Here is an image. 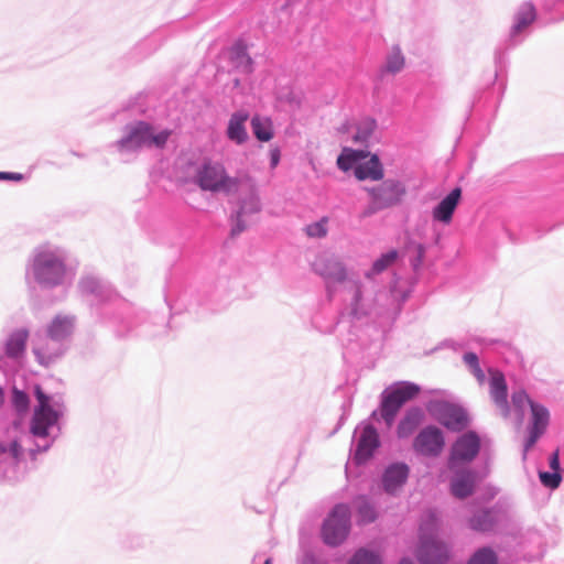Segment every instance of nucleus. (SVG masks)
<instances>
[{
    "label": "nucleus",
    "mask_w": 564,
    "mask_h": 564,
    "mask_svg": "<svg viewBox=\"0 0 564 564\" xmlns=\"http://www.w3.org/2000/svg\"><path fill=\"white\" fill-rule=\"evenodd\" d=\"M349 508L346 505H337L323 525V539L328 545L340 544L349 533Z\"/></svg>",
    "instance_id": "obj_5"
},
{
    "label": "nucleus",
    "mask_w": 564,
    "mask_h": 564,
    "mask_svg": "<svg viewBox=\"0 0 564 564\" xmlns=\"http://www.w3.org/2000/svg\"><path fill=\"white\" fill-rule=\"evenodd\" d=\"M264 564H271V561H270V560H267Z\"/></svg>",
    "instance_id": "obj_53"
},
{
    "label": "nucleus",
    "mask_w": 564,
    "mask_h": 564,
    "mask_svg": "<svg viewBox=\"0 0 564 564\" xmlns=\"http://www.w3.org/2000/svg\"><path fill=\"white\" fill-rule=\"evenodd\" d=\"M248 119L249 113L246 110H238L230 116L226 130V135L230 141L237 144H242L248 140V132L246 129V122Z\"/></svg>",
    "instance_id": "obj_15"
},
{
    "label": "nucleus",
    "mask_w": 564,
    "mask_h": 564,
    "mask_svg": "<svg viewBox=\"0 0 564 564\" xmlns=\"http://www.w3.org/2000/svg\"><path fill=\"white\" fill-rule=\"evenodd\" d=\"M400 564H413V563L411 561H409V560H402L400 562Z\"/></svg>",
    "instance_id": "obj_51"
},
{
    "label": "nucleus",
    "mask_w": 564,
    "mask_h": 564,
    "mask_svg": "<svg viewBox=\"0 0 564 564\" xmlns=\"http://www.w3.org/2000/svg\"><path fill=\"white\" fill-rule=\"evenodd\" d=\"M467 564H498V560L491 549L482 547L475 552Z\"/></svg>",
    "instance_id": "obj_32"
},
{
    "label": "nucleus",
    "mask_w": 564,
    "mask_h": 564,
    "mask_svg": "<svg viewBox=\"0 0 564 564\" xmlns=\"http://www.w3.org/2000/svg\"><path fill=\"white\" fill-rule=\"evenodd\" d=\"M462 198V188L455 187L445 196L432 212L433 219L448 225L452 221L453 214Z\"/></svg>",
    "instance_id": "obj_13"
},
{
    "label": "nucleus",
    "mask_w": 564,
    "mask_h": 564,
    "mask_svg": "<svg viewBox=\"0 0 564 564\" xmlns=\"http://www.w3.org/2000/svg\"><path fill=\"white\" fill-rule=\"evenodd\" d=\"M0 180L20 182L23 180L21 173L0 172Z\"/></svg>",
    "instance_id": "obj_46"
},
{
    "label": "nucleus",
    "mask_w": 564,
    "mask_h": 564,
    "mask_svg": "<svg viewBox=\"0 0 564 564\" xmlns=\"http://www.w3.org/2000/svg\"><path fill=\"white\" fill-rule=\"evenodd\" d=\"M364 152L352 149H344L337 159V165L341 171L355 170V166L359 164V161L364 159Z\"/></svg>",
    "instance_id": "obj_28"
},
{
    "label": "nucleus",
    "mask_w": 564,
    "mask_h": 564,
    "mask_svg": "<svg viewBox=\"0 0 564 564\" xmlns=\"http://www.w3.org/2000/svg\"><path fill=\"white\" fill-rule=\"evenodd\" d=\"M550 468L553 471L560 473V453L556 449L550 457Z\"/></svg>",
    "instance_id": "obj_45"
},
{
    "label": "nucleus",
    "mask_w": 564,
    "mask_h": 564,
    "mask_svg": "<svg viewBox=\"0 0 564 564\" xmlns=\"http://www.w3.org/2000/svg\"><path fill=\"white\" fill-rule=\"evenodd\" d=\"M251 127L253 134L259 141L268 142L273 138L272 122L269 118L253 116Z\"/></svg>",
    "instance_id": "obj_23"
},
{
    "label": "nucleus",
    "mask_w": 564,
    "mask_h": 564,
    "mask_svg": "<svg viewBox=\"0 0 564 564\" xmlns=\"http://www.w3.org/2000/svg\"><path fill=\"white\" fill-rule=\"evenodd\" d=\"M260 210V202L257 196L251 197L249 204L243 203L238 212V218H241L243 215L248 213H257Z\"/></svg>",
    "instance_id": "obj_42"
},
{
    "label": "nucleus",
    "mask_w": 564,
    "mask_h": 564,
    "mask_svg": "<svg viewBox=\"0 0 564 564\" xmlns=\"http://www.w3.org/2000/svg\"><path fill=\"white\" fill-rule=\"evenodd\" d=\"M354 289H355V299H356L357 302H359L361 300V295H362L360 283L359 282H355L354 283Z\"/></svg>",
    "instance_id": "obj_47"
},
{
    "label": "nucleus",
    "mask_w": 564,
    "mask_h": 564,
    "mask_svg": "<svg viewBox=\"0 0 564 564\" xmlns=\"http://www.w3.org/2000/svg\"><path fill=\"white\" fill-rule=\"evenodd\" d=\"M7 452V447L0 443V455Z\"/></svg>",
    "instance_id": "obj_49"
},
{
    "label": "nucleus",
    "mask_w": 564,
    "mask_h": 564,
    "mask_svg": "<svg viewBox=\"0 0 564 564\" xmlns=\"http://www.w3.org/2000/svg\"><path fill=\"white\" fill-rule=\"evenodd\" d=\"M2 403V391L0 390V404Z\"/></svg>",
    "instance_id": "obj_52"
},
{
    "label": "nucleus",
    "mask_w": 564,
    "mask_h": 564,
    "mask_svg": "<svg viewBox=\"0 0 564 564\" xmlns=\"http://www.w3.org/2000/svg\"><path fill=\"white\" fill-rule=\"evenodd\" d=\"M430 411L446 429L458 432L468 425V415L464 409L448 402H435Z\"/></svg>",
    "instance_id": "obj_6"
},
{
    "label": "nucleus",
    "mask_w": 564,
    "mask_h": 564,
    "mask_svg": "<svg viewBox=\"0 0 564 564\" xmlns=\"http://www.w3.org/2000/svg\"><path fill=\"white\" fill-rule=\"evenodd\" d=\"M369 204L362 209L360 217L367 218L373 214L397 206L405 195V187L395 180H386L373 186H365Z\"/></svg>",
    "instance_id": "obj_1"
},
{
    "label": "nucleus",
    "mask_w": 564,
    "mask_h": 564,
    "mask_svg": "<svg viewBox=\"0 0 564 564\" xmlns=\"http://www.w3.org/2000/svg\"><path fill=\"white\" fill-rule=\"evenodd\" d=\"M74 325V316L57 315L50 324L47 334L54 340H62L72 335Z\"/></svg>",
    "instance_id": "obj_20"
},
{
    "label": "nucleus",
    "mask_w": 564,
    "mask_h": 564,
    "mask_svg": "<svg viewBox=\"0 0 564 564\" xmlns=\"http://www.w3.org/2000/svg\"><path fill=\"white\" fill-rule=\"evenodd\" d=\"M349 564H380V561L373 553L359 550L350 560Z\"/></svg>",
    "instance_id": "obj_36"
},
{
    "label": "nucleus",
    "mask_w": 564,
    "mask_h": 564,
    "mask_svg": "<svg viewBox=\"0 0 564 564\" xmlns=\"http://www.w3.org/2000/svg\"><path fill=\"white\" fill-rule=\"evenodd\" d=\"M358 516L362 523H370L377 518L375 509L364 499L358 505Z\"/></svg>",
    "instance_id": "obj_35"
},
{
    "label": "nucleus",
    "mask_w": 564,
    "mask_h": 564,
    "mask_svg": "<svg viewBox=\"0 0 564 564\" xmlns=\"http://www.w3.org/2000/svg\"><path fill=\"white\" fill-rule=\"evenodd\" d=\"M539 478L545 487L551 488V489H556L560 486L561 480H562L561 474L556 473V471H553V473L540 471Z\"/></svg>",
    "instance_id": "obj_37"
},
{
    "label": "nucleus",
    "mask_w": 564,
    "mask_h": 564,
    "mask_svg": "<svg viewBox=\"0 0 564 564\" xmlns=\"http://www.w3.org/2000/svg\"><path fill=\"white\" fill-rule=\"evenodd\" d=\"M489 393L494 403L499 409L501 415L507 417L509 415L508 405V388L505 376L501 371L489 369Z\"/></svg>",
    "instance_id": "obj_10"
},
{
    "label": "nucleus",
    "mask_w": 564,
    "mask_h": 564,
    "mask_svg": "<svg viewBox=\"0 0 564 564\" xmlns=\"http://www.w3.org/2000/svg\"><path fill=\"white\" fill-rule=\"evenodd\" d=\"M535 18L536 13L534 7L531 3L523 4L517 13L513 34L522 32L535 20Z\"/></svg>",
    "instance_id": "obj_24"
},
{
    "label": "nucleus",
    "mask_w": 564,
    "mask_h": 564,
    "mask_svg": "<svg viewBox=\"0 0 564 564\" xmlns=\"http://www.w3.org/2000/svg\"><path fill=\"white\" fill-rule=\"evenodd\" d=\"M511 399L512 404L519 410H522L525 404H529L531 406V403H533L523 390L513 392Z\"/></svg>",
    "instance_id": "obj_41"
},
{
    "label": "nucleus",
    "mask_w": 564,
    "mask_h": 564,
    "mask_svg": "<svg viewBox=\"0 0 564 564\" xmlns=\"http://www.w3.org/2000/svg\"><path fill=\"white\" fill-rule=\"evenodd\" d=\"M532 422L530 427L529 437L524 445V453L534 446L536 441L544 434L550 414L549 411L540 404L531 403Z\"/></svg>",
    "instance_id": "obj_12"
},
{
    "label": "nucleus",
    "mask_w": 564,
    "mask_h": 564,
    "mask_svg": "<svg viewBox=\"0 0 564 564\" xmlns=\"http://www.w3.org/2000/svg\"><path fill=\"white\" fill-rule=\"evenodd\" d=\"M33 271L37 282L53 286L59 284L66 273L64 261L53 251H41L34 258Z\"/></svg>",
    "instance_id": "obj_3"
},
{
    "label": "nucleus",
    "mask_w": 564,
    "mask_h": 564,
    "mask_svg": "<svg viewBox=\"0 0 564 564\" xmlns=\"http://www.w3.org/2000/svg\"><path fill=\"white\" fill-rule=\"evenodd\" d=\"M34 394L39 404L34 409L30 431L35 436L45 437L48 435V429L57 423L59 414L52 408L51 398L40 386H35Z\"/></svg>",
    "instance_id": "obj_4"
},
{
    "label": "nucleus",
    "mask_w": 564,
    "mask_h": 564,
    "mask_svg": "<svg viewBox=\"0 0 564 564\" xmlns=\"http://www.w3.org/2000/svg\"><path fill=\"white\" fill-rule=\"evenodd\" d=\"M230 58L237 67L242 68L245 72L251 70L252 59L248 55L247 46L243 43L238 42L232 46Z\"/></svg>",
    "instance_id": "obj_26"
},
{
    "label": "nucleus",
    "mask_w": 564,
    "mask_h": 564,
    "mask_svg": "<svg viewBox=\"0 0 564 564\" xmlns=\"http://www.w3.org/2000/svg\"><path fill=\"white\" fill-rule=\"evenodd\" d=\"M9 452L11 454V456L17 460L19 462L22 454H23V449H22V446L21 444L18 442V441H13L11 444H10V447H9Z\"/></svg>",
    "instance_id": "obj_43"
},
{
    "label": "nucleus",
    "mask_w": 564,
    "mask_h": 564,
    "mask_svg": "<svg viewBox=\"0 0 564 564\" xmlns=\"http://www.w3.org/2000/svg\"><path fill=\"white\" fill-rule=\"evenodd\" d=\"M280 158H281V152L279 150V148H272L270 150V163H271V167L274 169L278 166L279 162H280Z\"/></svg>",
    "instance_id": "obj_44"
},
{
    "label": "nucleus",
    "mask_w": 564,
    "mask_h": 564,
    "mask_svg": "<svg viewBox=\"0 0 564 564\" xmlns=\"http://www.w3.org/2000/svg\"><path fill=\"white\" fill-rule=\"evenodd\" d=\"M170 135H171L170 130H163L159 133H154L153 129L151 128L150 147L151 145H155L158 148L164 147V144L166 143Z\"/></svg>",
    "instance_id": "obj_40"
},
{
    "label": "nucleus",
    "mask_w": 564,
    "mask_h": 564,
    "mask_svg": "<svg viewBox=\"0 0 564 564\" xmlns=\"http://www.w3.org/2000/svg\"><path fill=\"white\" fill-rule=\"evenodd\" d=\"M417 557L422 564H444L448 558V551L443 542L431 536L422 539Z\"/></svg>",
    "instance_id": "obj_9"
},
{
    "label": "nucleus",
    "mask_w": 564,
    "mask_h": 564,
    "mask_svg": "<svg viewBox=\"0 0 564 564\" xmlns=\"http://www.w3.org/2000/svg\"><path fill=\"white\" fill-rule=\"evenodd\" d=\"M398 257L399 253L397 250H390L387 253H383L373 262L370 271L366 273V276L371 278L372 275L383 272L398 260Z\"/></svg>",
    "instance_id": "obj_29"
},
{
    "label": "nucleus",
    "mask_w": 564,
    "mask_h": 564,
    "mask_svg": "<svg viewBox=\"0 0 564 564\" xmlns=\"http://www.w3.org/2000/svg\"><path fill=\"white\" fill-rule=\"evenodd\" d=\"M405 66V56L400 46L395 45L391 48L386 58V70L390 74L400 73Z\"/></svg>",
    "instance_id": "obj_27"
},
{
    "label": "nucleus",
    "mask_w": 564,
    "mask_h": 564,
    "mask_svg": "<svg viewBox=\"0 0 564 564\" xmlns=\"http://www.w3.org/2000/svg\"><path fill=\"white\" fill-rule=\"evenodd\" d=\"M379 435L376 429L371 425L364 427L360 437L357 443V448L354 455V459L357 464H364L370 459L373 452L379 447Z\"/></svg>",
    "instance_id": "obj_11"
},
{
    "label": "nucleus",
    "mask_w": 564,
    "mask_h": 564,
    "mask_svg": "<svg viewBox=\"0 0 564 564\" xmlns=\"http://www.w3.org/2000/svg\"><path fill=\"white\" fill-rule=\"evenodd\" d=\"M34 352L37 356L41 364H48L50 359H45L44 356L41 355L39 349H35Z\"/></svg>",
    "instance_id": "obj_48"
},
{
    "label": "nucleus",
    "mask_w": 564,
    "mask_h": 564,
    "mask_svg": "<svg viewBox=\"0 0 564 564\" xmlns=\"http://www.w3.org/2000/svg\"><path fill=\"white\" fill-rule=\"evenodd\" d=\"M327 218H322L321 220L307 225L305 228V232L308 237L312 238H323L327 235Z\"/></svg>",
    "instance_id": "obj_34"
},
{
    "label": "nucleus",
    "mask_w": 564,
    "mask_h": 564,
    "mask_svg": "<svg viewBox=\"0 0 564 564\" xmlns=\"http://www.w3.org/2000/svg\"><path fill=\"white\" fill-rule=\"evenodd\" d=\"M403 403L390 391L386 390L382 394L380 412L386 423L391 426L395 415L402 408Z\"/></svg>",
    "instance_id": "obj_22"
},
{
    "label": "nucleus",
    "mask_w": 564,
    "mask_h": 564,
    "mask_svg": "<svg viewBox=\"0 0 564 564\" xmlns=\"http://www.w3.org/2000/svg\"><path fill=\"white\" fill-rule=\"evenodd\" d=\"M445 445L442 431L436 426L423 429L414 440L416 452L426 456H437L442 453Z\"/></svg>",
    "instance_id": "obj_8"
},
{
    "label": "nucleus",
    "mask_w": 564,
    "mask_h": 564,
    "mask_svg": "<svg viewBox=\"0 0 564 564\" xmlns=\"http://www.w3.org/2000/svg\"><path fill=\"white\" fill-rule=\"evenodd\" d=\"M12 401H13L14 406L19 411H26V409L29 406V397L26 393H24L23 391H20L18 389H13Z\"/></svg>",
    "instance_id": "obj_39"
},
{
    "label": "nucleus",
    "mask_w": 564,
    "mask_h": 564,
    "mask_svg": "<svg viewBox=\"0 0 564 564\" xmlns=\"http://www.w3.org/2000/svg\"><path fill=\"white\" fill-rule=\"evenodd\" d=\"M422 419V412L419 409L411 410L406 413L398 426V434L400 437H408Z\"/></svg>",
    "instance_id": "obj_25"
},
{
    "label": "nucleus",
    "mask_w": 564,
    "mask_h": 564,
    "mask_svg": "<svg viewBox=\"0 0 564 564\" xmlns=\"http://www.w3.org/2000/svg\"><path fill=\"white\" fill-rule=\"evenodd\" d=\"M492 524L494 519L491 512L487 510L479 511L470 519V527L474 530L487 531L491 529Z\"/></svg>",
    "instance_id": "obj_31"
},
{
    "label": "nucleus",
    "mask_w": 564,
    "mask_h": 564,
    "mask_svg": "<svg viewBox=\"0 0 564 564\" xmlns=\"http://www.w3.org/2000/svg\"><path fill=\"white\" fill-rule=\"evenodd\" d=\"M476 481L477 477L473 470L458 471L451 480V492L458 499H465L474 494Z\"/></svg>",
    "instance_id": "obj_14"
},
{
    "label": "nucleus",
    "mask_w": 564,
    "mask_h": 564,
    "mask_svg": "<svg viewBox=\"0 0 564 564\" xmlns=\"http://www.w3.org/2000/svg\"><path fill=\"white\" fill-rule=\"evenodd\" d=\"M196 183L204 191L235 193L239 187V178L228 175L219 162L207 161L196 172Z\"/></svg>",
    "instance_id": "obj_2"
},
{
    "label": "nucleus",
    "mask_w": 564,
    "mask_h": 564,
    "mask_svg": "<svg viewBox=\"0 0 564 564\" xmlns=\"http://www.w3.org/2000/svg\"><path fill=\"white\" fill-rule=\"evenodd\" d=\"M151 126L145 122L137 123L129 135L120 141L122 149H135L140 147H150Z\"/></svg>",
    "instance_id": "obj_17"
},
{
    "label": "nucleus",
    "mask_w": 564,
    "mask_h": 564,
    "mask_svg": "<svg viewBox=\"0 0 564 564\" xmlns=\"http://www.w3.org/2000/svg\"><path fill=\"white\" fill-rule=\"evenodd\" d=\"M314 270L324 276L336 282L346 280V269L337 260L328 257H321L314 263Z\"/></svg>",
    "instance_id": "obj_16"
},
{
    "label": "nucleus",
    "mask_w": 564,
    "mask_h": 564,
    "mask_svg": "<svg viewBox=\"0 0 564 564\" xmlns=\"http://www.w3.org/2000/svg\"><path fill=\"white\" fill-rule=\"evenodd\" d=\"M390 391L401 401V403H405L410 400H413L421 392L420 386L413 382H402L401 384L390 389Z\"/></svg>",
    "instance_id": "obj_30"
},
{
    "label": "nucleus",
    "mask_w": 564,
    "mask_h": 564,
    "mask_svg": "<svg viewBox=\"0 0 564 564\" xmlns=\"http://www.w3.org/2000/svg\"><path fill=\"white\" fill-rule=\"evenodd\" d=\"M383 174L382 164L377 155L371 156L366 162H359V164L355 166V176L359 181H379L383 177Z\"/></svg>",
    "instance_id": "obj_19"
},
{
    "label": "nucleus",
    "mask_w": 564,
    "mask_h": 564,
    "mask_svg": "<svg viewBox=\"0 0 564 564\" xmlns=\"http://www.w3.org/2000/svg\"><path fill=\"white\" fill-rule=\"evenodd\" d=\"M479 447L480 440L475 432H468L462 435L452 447L448 460L449 468L453 469L457 462L473 460L477 456Z\"/></svg>",
    "instance_id": "obj_7"
},
{
    "label": "nucleus",
    "mask_w": 564,
    "mask_h": 564,
    "mask_svg": "<svg viewBox=\"0 0 564 564\" xmlns=\"http://www.w3.org/2000/svg\"><path fill=\"white\" fill-rule=\"evenodd\" d=\"M465 364L470 368L473 375L477 378V380L482 383L486 379L484 371L479 366V360L476 354L467 352L464 355Z\"/></svg>",
    "instance_id": "obj_33"
},
{
    "label": "nucleus",
    "mask_w": 564,
    "mask_h": 564,
    "mask_svg": "<svg viewBox=\"0 0 564 564\" xmlns=\"http://www.w3.org/2000/svg\"><path fill=\"white\" fill-rule=\"evenodd\" d=\"M29 332L26 329H17L6 343V355L10 358H19L24 354Z\"/></svg>",
    "instance_id": "obj_21"
},
{
    "label": "nucleus",
    "mask_w": 564,
    "mask_h": 564,
    "mask_svg": "<svg viewBox=\"0 0 564 564\" xmlns=\"http://www.w3.org/2000/svg\"><path fill=\"white\" fill-rule=\"evenodd\" d=\"M242 230H243V227H240V226L238 225V227H237V228H235V229L232 230V232H234V234H237V232H240V231H242Z\"/></svg>",
    "instance_id": "obj_50"
},
{
    "label": "nucleus",
    "mask_w": 564,
    "mask_h": 564,
    "mask_svg": "<svg viewBox=\"0 0 564 564\" xmlns=\"http://www.w3.org/2000/svg\"><path fill=\"white\" fill-rule=\"evenodd\" d=\"M408 466L395 464L390 466L383 475V487L387 492L393 494L399 489L408 478Z\"/></svg>",
    "instance_id": "obj_18"
},
{
    "label": "nucleus",
    "mask_w": 564,
    "mask_h": 564,
    "mask_svg": "<svg viewBox=\"0 0 564 564\" xmlns=\"http://www.w3.org/2000/svg\"><path fill=\"white\" fill-rule=\"evenodd\" d=\"M79 286L87 293H96L101 289L99 281L91 275L84 276L79 282Z\"/></svg>",
    "instance_id": "obj_38"
}]
</instances>
